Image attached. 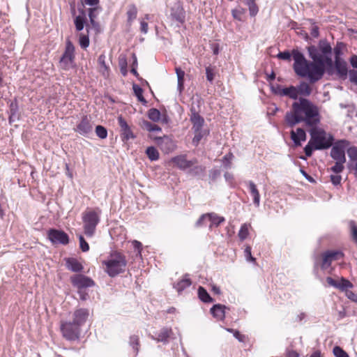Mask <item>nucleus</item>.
I'll return each instance as SVG.
<instances>
[{
	"label": "nucleus",
	"instance_id": "obj_1",
	"mask_svg": "<svg viewBox=\"0 0 357 357\" xmlns=\"http://www.w3.org/2000/svg\"><path fill=\"white\" fill-rule=\"evenodd\" d=\"M332 50L327 40H320L317 46L310 45L307 47L309 56L312 59V61H309L302 52L294 49L293 69L295 73L301 77H308L312 84L320 80L325 72L332 75L334 67L331 57Z\"/></svg>",
	"mask_w": 357,
	"mask_h": 357
},
{
	"label": "nucleus",
	"instance_id": "obj_2",
	"mask_svg": "<svg viewBox=\"0 0 357 357\" xmlns=\"http://www.w3.org/2000/svg\"><path fill=\"white\" fill-rule=\"evenodd\" d=\"M284 119L289 127H293L301 122L312 127L320 122L319 110L318 107L308 99L300 98L298 102L292 104V112H287Z\"/></svg>",
	"mask_w": 357,
	"mask_h": 357
},
{
	"label": "nucleus",
	"instance_id": "obj_3",
	"mask_svg": "<svg viewBox=\"0 0 357 357\" xmlns=\"http://www.w3.org/2000/svg\"><path fill=\"white\" fill-rule=\"evenodd\" d=\"M102 264L105 266V272L109 276L114 278L126 271L127 266V260L126 256L120 252H112L107 259L103 261Z\"/></svg>",
	"mask_w": 357,
	"mask_h": 357
},
{
	"label": "nucleus",
	"instance_id": "obj_4",
	"mask_svg": "<svg viewBox=\"0 0 357 357\" xmlns=\"http://www.w3.org/2000/svg\"><path fill=\"white\" fill-rule=\"evenodd\" d=\"M310 144H313L316 150H324L330 148L333 143L334 137L327 134L323 129L312 128L310 130Z\"/></svg>",
	"mask_w": 357,
	"mask_h": 357
},
{
	"label": "nucleus",
	"instance_id": "obj_5",
	"mask_svg": "<svg viewBox=\"0 0 357 357\" xmlns=\"http://www.w3.org/2000/svg\"><path fill=\"white\" fill-rule=\"evenodd\" d=\"M100 220V214L95 210L86 211L82 213L84 231L87 237H92L94 235Z\"/></svg>",
	"mask_w": 357,
	"mask_h": 357
},
{
	"label": "nucleus",
	"instance_id": "obj_6",
	"mask_svg": "<svg viewBox=\"0 0 357 357\" xmlns=\"http://www.w3.org/2000/svg\"><path fill=\"white\" fill-rule=\"evenodd\" d=\"M75 46L70 40L67 39L66 42L65 51L59 60V64L61 69L69 70L75 67Z\"/></svg>",
	"mask_w": 357,
	"mask_h": 357
},
{
	"label": "nucleus",
	"instance_id": "obj_7",
	"mask_svg": "<svg viewBox=\"0 0 357 357\" xmlns=\"http://www.w3.org/2000/svg\"><path fill=\"white\" fill-rule=\"evenodd\" d=\"M60 329L63 337L66 340L75 341L79 339L81 327L73 321H61Z\"/></svg>",
	"mask_w": 357,
	"mask_h": 357
},
{
	"label": "nucleus",
	"instance_id": "obj_8",
	"mask_svg": "<svg viewBox=\"0 0 357 357\" xmlns=\"http://www.w3.org/2000/svg\"><path fill=\"white\" fill-rule=\"evenodd\" d=\"M349 144L347 139L337 141L331 149V157L335 161L346 162L345 150Z\"/></svg>",
	"mask_w": 357,
	"mask_h": 357
},
{
	"label": "nucleus",
	"instance_id": "obj_9",
	"mask_svg": "<svg viewBox=\"0 0 357 357\" xmlns=\"http://www.w3.org/2000/svg\"><path fill=\"white\" fill-rule=\"evenodd\" d=\"M169 17L172 22L177 23V26H180L185 22V11L181 1H176L170 8Z\"/></svg>",
	"mask_w": 357,
	"mask_h": 357
},
{
	"label": "nucleus",
	"instance_id": "obj_10",
	"mask_svg": "<svg viewBox=\"0 0 357 357\" xmlns=\"http://www.w3.org/2000/svg\"><path fill=\"white\" fill-rule=\"evenodd\" d=\"M344 254L338 250H327L321 254V262L320 264L322 270L328 269L333 261L343 257Z\"/></svg>",
	"mask_w": 357,
	"mask_h": 357
},
{
	"label": "nucleus",
	"instance_id": "obj_11",
	"mask_svg": "<svg viewBox=\"0 0 357 357\" xmlns=\"http://www.w3.org/2000/svg\"><path fill=\"white\" fill-rule=\"evenodd\" d=\"M73 130L82 136L88 137L93 130L91 116L84 115L80 121L77 123L76 127L73 128Z\"/></svg>",
	"mask_w": 357,
	"mask_h": 357
},
{
	"label": "nucleus",
	"instance_id": "obj_12",
	"mask_svg": "<svg viewBox=\"0 0 357 357\" xmlns=\"http://www.w3.org/2000/svg\"><path fill=\"white\" fill-rule=\"evenodd\" d=\"M47 238L52 244L67 245L69 243L68 235L65 231L56 229H49Z\"/></svg>",
	"mask_w": 357,
	"mask_h": 357
},
{
	"label": "nucleus",
	"instance_id": "obj_13",
	"mask_svg": "<svg viewBox=\"0 0 357 357\" xmlns=\"http://www.w3.org/2000/svg\"><path fill=\"white\" fill-rule=\"evenodd\" d=\"M70 281L72 284L78 289H85L95 285V282L91 278L82 274L72 276Z\"/></svg>",
	"mask_w": 357,
	"mask_h": 357
},
{
	"label": "nucleus",
	"instance_id": "obj_14",
	"mask_svg": "<svg viewBox=\"0 0 357 357\" xmlns=\"http://www.w3.org/2000/svg\"><path fill=\"white\" fill-rule=\"evenodd\" d=\"M118 123L120 126V136L123 142L130 139H133L136 137L130 127L122 116H119L118 117Z\"/></svg>",
	"mask_w": 357,
	"mask_h": 357
},
{
	"label": "nucleus",
	"instance_id": "obj_15",
	"mask_svg": "<svg viewBox=\"0 0 357 357\" xmlns=\"http://www.w3.org/2000/svg\"><path fill=\"white\" fill-rule=\"evenodd\" d=\"M156 140L158 146L165 154L174 151L176 147V142L169 136L164 135L162 137L156 138Z\"/></svg>",
	"mask_w": 357,
	"mask_h": 357
},
{
	"label": "nucleus",
	"instance_id": "obj_16",
	"mask_svg": "<svg viewBox=\"0 0 357 357\" xmlns=\"http://www.w3.org/2000/svg\"><path fill=\"white\" fill-rule=\"evenodd\" d=\"M172 162L180 169L185 170L197 163V159L188 160L185 155H180L172 158Z\"/></svg>",
	"mask_w": 357,
	"mask_h": 357
},
{
	"label": "nucleus",
	"instance_id": "obj_17",
	"mask_svg": "<svg viewBox=\"0 0 357 357\" xmlns=\"http://www.w3.org/2000/svg\"><path fill=\"white\" fill-rule=\"evenodd\" d=\"M89 316V310L86 308H79L73 314V321L77 325L82 327L86 321Z\"/></svg>",
	"mask_w": 357,
	"mask_h": 357
},
{
	"label": "nucleus",
	"instance_id": "obj_18",
	"mask_svg": "<svg viewBox=\"0 0 357 357\" xmlns=\"http://www.w3.org/2000/svg\"><path fill=\"white\" fill-rule=\"evenodd\" d=\"M190 121L192 123V130L203 128L204 124V118L199 114L194 107L190 108Z\"/></svg>",
	"mask_w": 357,
	"mask_h": 357
},
{
	"label": "nucleus",
	"instance_id": "obj_19",
	"mask_svg": "<svg viewBox=\"0 0 357 357\" xmlns=\"http://www.w3.org/2000/svg\"><path fill=\"white\" fill-rule=\"evenodd\" d=\"M334 66L336 70L337 75L341 78H346L348 69H347V63L342 59H337V58H335Z\"/></svg>",
	"mask_w": 357,
	"mask_h": 357
},
{
	"label": "nucleus",
	"instance_id": "obj_20",
	"mask_svg": "<svg viewBox=\"0 0 357 357\" xmlns=\"http://www.w3.org/2000/svg\"><path fill=\"white\" fill-rule=\"evenodd\" d=\"M66 266L69 271L75 273L81 272L84 268L82 264L73 257L66 259Z\"/></svg>",
	"mask_w": 357,
	"mask_h": 357
},
{
	"label": "nucleus",
	"instance_id": "obj_21",
	"mask_svg": "<svg viewBox=\"0 0 357 357\" xmlns=\"http://www.w3.org/2000/svg\"><path fill=\"white\" fill-rule=\"evenodd\" d=\"M290 134L291 139L296 146H301V142L306 139V133L303 128H298L296 132L291 130Z\"/></svg>",
	"mask_w": 357,
	"mask_h": 357
},
{
	"label": "nucleus",
	"instance_id": "obj_22",
	"mask_svg": "<svg viewBox=\"0 0 357 357\" xmlns=\"http://www.w3.org/2000/svg\"><path fill=\"white\" fill-rule=\"evenodd\" d=\"M102 8L100 6L91 7L88 9V15L89 17L91 26L95 29L99 28V24L96 21L99 13L101 12Z\"/></svg>",
	"mask_w": 357,
	"mask_h": 357
},
{
	"label": "nucleus",
	"instance_id": "obj_23",
	"mask_svg": "<svg viewBox=\"0 0 357 357\" xmlns=\"http://www.w3.org/2000/svg\"><path fill=\"white\" fill-rule=\"evenodd\" d=\"M226 307L222 304H215L210 310L211 313L218 320H223L225 317Z\"/></svg>",
	"mask_w": 357,
	"mask_h": 357
},
{
	"label": "nucleus",
	"instance_id": "obj_24",
	"mask_svg": "<svg viewBox=\"0 0 357 357\" xmlns=\"http://www.w3.org/2000/svg\"><path fill=\"white\" fill-rule=\"evenodd\" d=\"M192 284L191 280L188 278V275H185L184 278L176 283L173 284V287L178 292L181 293L187 287H189Z\"/></svg>",
	"mask_w": 357,
	"mask_h": 357
},
{
	"label": "nucleus",
	"instance_id": "obj_25",
	"mask_svg": "<svg viewBox=\"0 0 357 357\" xmlns=\"http://www.w3.org/2000/svg\"><path fill=\"white\" fill-rule=\"evenodd\" d=\"M195 136L192 139V144L194 146H197L200 141L209 134V130L199 128L198 130L194 129Z\"/></svg>",
	"mask_w": 357,
	"mask_h": 357
},
{
	"label": "nucleus",
	"instance_id": "obj_26",
	"mask_svg": "<svg viewBox=\"0 0 357 357\" xmlns=\"http://www.w3.org/2000/svg\"><path fill=\"white\" fill-rule=\"evenodd\" d=\"M248 184L250 194L253 197V202L256 206H259L260 202V195L259 190L253 181H250Z\"/></svg>",
	"mask_w": 357,
	"mask_h": 357
},
{
	"label": "nucleus",
	"instance_id": "obj_27",
	"mask_svg": "<svg viewBox=\"0 0 357 357\" xmlns=\"http://www.w3.org/2000/svg\"><path fill=\"white\" fill-rule=\"evenodd\" d=\"M280 96H288L293 100H296L298 98V91L296 87L290 86L289 87L283 88L281 92H280Z\"/></svg>",
	"mask_w": 357,
	"mask_h": 357
},
{
	"label": "nucleus",
	"instance_id": "obj_28",
	"mask_svg": "<svg viewBox=\"0 0 357 357\" xmlns=\"http://www.w3.org/2000/svg\"><path fill=\"white\" fill-rule=\"evenodd\" d=\"M208 220L211 221V225H209V229H211L212 227L215 225V227H218L221 223L225 221L224 217L219 216L215 213H208Z\"/></svg>",
	"mask_w": 357,
	"mask_h": 357
},
{
	"label": "nucleus",
	"instance_id": "obj_29",
	"mask_svg": "<svg viewBox=\"0 0 357 357\" xmlns=\"http://www.w3.org/2000/svg\"><path fill=\"white\" fill-rule=\"evenodd\" d=\"M246 13V9L238 6L236 8L231 10V15L234 19L243 22L245 20V15Z\"/></svg>",
	"mask_w": 357,
	"mask_h": 357
},
{
	"label": "nucleus",
	"instance_id": "obj_30",
	"mask_svg": "<svg viewBox=\"0 0 357 357\" xmlns=\"http://www.w3.org/2000/svg\"><path fill=\"white\" fill-rule=\"evenodd\" d=\"M126 15L128 17L127 22L130 26L137 15V8L135 4L132 3L128 6Z\"/></svg>",
	"mask_w": 357,
	"mask_h": 357
},
{
	"label": "nucleus",
	"instance_id": "obj_31",
	"mask_svg": "<svg viewBox=\"0 0 357 357\" xmlns=\"http://www.w3.org/2000/svg\"><path fill=\"white\" fill-rule=\"evenodd\" d=\"M172 333V330L167 328H162L158 333L157 337L155 338L158 342L166 343Z\"/></svg>",
	"mask_w": 357,
	"mask_h": 357
},
{
	"label": "nucleus",
	"instance_id": "obj_32",
	"mask_svg": "<svg viewBox=\"0 0 357 357\" xmlns=\"http://www.w3.org/2000/svg\"><path fill=\"white\" fill-rule=\"evenodd\" d=\"M197 291L198 297L202 302L205 303L213 302L212 297L203 287H199Z\"/></svg>",
	"mask_w": 357,
	"mask_h": 357
},
{
	"label": "nucleus",
	"instance_id": "obj_33",
	"mask_svg": "<svg viewBox=\"0 0 357 357\" xmlns=\"http://www.w3.org/2000/svg\"><path fill=\"white\" fill-rule=\"evenodd\" d=\"M298 94L309 96L312 93V89L310 85L305 82H301L296 87Z\"/></svg>",
	"mask_w": 357,
	"mask_h": 357
},
{
	"label": "nucleus",
	"instance_id": "obj_34",
	"mask_svg": "<svg viewBox=\"0 0 357 357\" xmlns=\"http://www.w3.org/2000/svg\"><path fill=\"white\" fill-rule=\"evenodd\" d=\"M132 89L135 95L137 96L138 101L142 102L144 105L147 103L146 100L143 96V89L137 84H133Z\"/></svg>",
	"mask_w": 357,
	"mask_h": 357
},
{
	"label": "nucleus",
	"instance_id": "obj_35",
	"mask_svg": "<svg viewBox=\"0 0 357 357\" xmlns=\"http://www.w3.org/2000/svg\"><path fill=\"white\" fill-rule=\"evenodd\" d=\"M255 1L256 0L245 1V4L248 6L250 15L251 17H255L259 12V8Z\"/></svg>",
	"mask_w": 357,
	"mask_h": 357
},
{
	"label": "nucleus",
	"instance_id": "obj_36",
	"mask_svg": "<svg viewBox=\"0 0 357 357\" xmlns=\"http://www.w3.org/2000/svg\"><path fill=\"white\" fill-rule=\"evenodd\" d=\"M146 153L148 158L151 161L158 160L159 158V153L158 150L154 146H149L146 150Z\"/></svg>",
	"mask_w": 357,
	"mask_h": 357
},
{
	"label": "nucleus",
	"instance_id": "obj_37",
	"mask_svg": "<svg viewBox=\"0 0 357 357\" xmlns=\"http://www.w3.org/2000/svg\"><path fill=\"white\" fill-rule=\"evenodd\" d=\"M86 22L87 18L75 16L74 19V24L77 31H82Z\"/></svg>",
	"mask_w": 357,
	"mask_h": 357
},
{
	"label": "nucleus",
	"instance_id": "obj_38",
	"mask_svg": "<svg viewBox=\"0 0 357 357\" xmlns=\"http://www.w3.org/2000/svg\"><path fill=\"white\" fill-rule=\"evenodd\" d=\"M349 225L351 238L357 245V225L354 220L349 221Z\"/></svg>",
	"mask_w": 357,
	"mask_h": 357
},
{
	"label": "nucleus",
	"instance_id": "obj_39",
	"mask_svg": "<svg viewBox=\"0 0 357 357\" xmlns=\"http://www.w3.org/2000/svg\"><path fill=\"white\" fill-rule=\"evenodd\" d=\"M148 117L154 122H158L160 119V112L158 109L151 108L148 111Z\"/></svg>",
	"mask_w": 357,
	"mask_h": 357
},
{
	"label": "nucleus",
	"instance_id": "obj_40",
	"mask_svg": "<svg viewBox=\"0 0 357 357\" xmlns=\"http://www.w3.org/2000/svg\"><path fill=\"white\" fill-rule=\"evenodd\" d=\"M189 174L192 176H199L204 173L206 168L202 165H195L189 168Z\"/></svg>",
	"mask_w": 357,
	"mask_h": 357
},
{
	"label": "nucleus",
	"instance_id": "obj_41",
	"mask_svg": "<svg viewBox=\"0 0 357 357\" xmlns=\"http://www.w3.org/2000/svg\"><path fill=\"white\" fill-rule=\"evenodd\" d=\"M353 284L352 283L349 281L348 280L341 278L340 280L338 282V287L337 289L341 291H346L348 289L352 288Z\"/></svg>",
	"mask_w": 357,
	"mask_h": 357
},
{
	"label": "nucleus",
	"instance_id": "obj_42",
	"mask_svg": "<svg viewBox=\"0 0 357 357\" xmlns=\"http://www.w3.org/2000/svg\"><path fill=\"white\" fill-rule=\"evenodd\" d=\"M119 64L120 70H121V74L124 77L126 76L128 74V70H127L128 62H127V59H126V56H120L119 57Z\"/></svg>",
	"mask_w": 357,
	"mask_h": 357
},
{
	"label": "nucleus",
	"instance_id": "obj_43",
	"mask_svg": "<svg viewBox=\"0 0 357 357\" xmlns=\"http://www.w3.org/2000/svg\"><path fill=\"white\" fill-rule=\"evenodd\" d=\"M89 38L87 35H84L82 33L79 34V44L80 47L83 49H86L89 46Z\"/></svg>",
	"mask_w": 357,
	"mask_h": 357
},
{
	"label": "nucleus",
	"instance_id": "obj_44",
	"mask_svg": "<svg viewBox=\"0 0 357 357\" xmlns=\"http://www.w3.org/2000/svg\"><path fill=\"white\" fill-rule=\"evenodd\" d=\"M96 134L100 139H105L107 137V129L100 125H98L96 127Z\"/></svg>",
	"mask_w": 357,
	"mask_h": 357
},
{
	"label": "nucleus",
	"instance_id": "obj_45",
	"mask_svg": "<svg viewBox=\"0 0 357 357\" xmlns=\"http://www.w3.org/2000/svg\"><path fill=\"white\" fill-rule=\"evenodd\" d=\"M130 345L132 347L135 349V352L137 353L139 351V339L137 335H133L130 337L129 341Z\"/></svg>",
	"mask_w": 357,
	"mask_h": 357
},
{
	"label": "nucleus",
	"instance_id": "obj_46",
	"mask_svg": "<svg viewBox=\"0 0 357 357\" xmlns=\"http://www.w3.org/2000/svg\"><path fill=\"white\" fill-rule=\"evenodd\" d=\"M248 234L249 232L248 225L246 224H243V225H241L238 234V236L241 241L245 240L248 237Z\"/></svg>",
	"mask_w": 357,
	"mask_h": 357
},
{
	"label": "nucleus",
	"instance_id": "obj_47",
	"mask_svg": "<svg viewBox=\"0 0 357 357\" xmlns=\"http://www.w3.org/2000/svg\"><path fill=\"white\" fill-rule=\"evenodd\" d=\"M347 153L352 161H356L357 162V147L356 146H351L347 149Z\"/></svg>",
	"mask_w": 357,
	"mask_h": 357
},
{
	"label": "nucleus",
	"instance_id": "obj_48",
	"mask_svg": "<svg viewBox=\"0 0 357 357\" xmlns=\"http://www.w3.org/2000/svg\"><path fill=\"white\" fill-rule=\"evenodd\" d=\"M344 47V44L343 43H337L335 46L333 51L335 54V58H337V59H341L340 56L342 54V50Z\"/></svg>",
	"mask_w": 357,
	"mask_h": 357
},
{
	"label": "nucleus",
	"instance_id": "obj_49",
	"mask_svg": "<svg viewBox=\"0 0 357 357\" xmlns=\"http://www.w3.org/2000/svg\"><path fill=\"white\" fill-rule=\"evenodd\" d=\"M345 162H346L336 161L335 165L331 168V171L335 174L341 173L344 169V164Z\"/></svg>",
	"mask_w": 357,
	"mask_h": 357
},
{
	"label": "nucleus",
	"instance_id": "obj_50",
	"mask_svg": "<svg viewBox=\"0 0 357 357\" xmlns=\"http://www.w3.org/2000/svg\"><path fill=\"white\" fill-rule=\"evenodd\" d=\"M333 352L335 357H349L348 354L338 346L333 348Z\"/></svg>",
	"mask_w": 357,
	"mask_h": 357
},
{
	"label": "nucleus",
	"instance_id": "obj_51",
	"mask_svg": "<svg viewBox=\"0 0 357 357\" xmlns=\"http://www.w3.org/2000/svg\"><path fill=\"white\" fill-rule=\"evenodd\" d=\"M233 158H234V155L231 153H229L223 157L222 162H223L224 166L226 169H229L231 167V161Z\"/></svg>",
	"mask_w": 357,
	"mask_h": 357
},
{
	"label": "nucleus",
	"instance_id": "obj_52",
	"mask_svg": "<svg viewBox=\"0 0 357 357\" xmlns=\"http://www.w3.org/2000/svg\"><path fill=\"white\" fill-rule=\"evenodd\" d=\"M154 123H151L150 121L147 120H142L139 122L140 127L146 131L151 132L152 127L153 126Z\"/></svg>",
	"mask_w": 357,
	"mask_h": 357
},
{
	"label": "nucleus",
	"instance_id": "obj_53",
	"mask_svg": "<svg viewBox=\"0 0 357 357\" xmlns=\"http://www.w3.org/2000/svg\"><path fill=\"white\" fill-rule=\"evenodd\" d=\"M79 248L82 252H87L89 250V245L88 243L85 241L83 236H79Z\"/></svg>",
	"mask_w": 357,
	"mask_h": 357
},
{
	"label": "nucleus",
	"instance_id": "obj_54",
	"mask_svg": "<svg viewBox=\"0 0 357 357\" xmlns=\"http://www.w3.org/2000/svg\"><path fill=\"white\" fill-rule=\"evenodd\" d=\"M293 56V51L290 53L288 50L280 52L278 54L277 57L280 59L290 61L291 56Z\"/></svg>",
	"mask_w": 357,
	"mask_h": 357
},
{
	"label": "nucleus",
	"instance_id": "obj_55",
	"mask_svg": "<svg viewBox=\"0 0 357 357\" xmlns=\"http://www.w3.org/2000/svg\"><path fill=\"white\" fill-rule=\"evenodd\" d=\"M314 145L313 144H310V140L308 142L307 144L304 148V152L307 157H310L312 155L313 151L316 150Z\"/></svg>",
	"mask_w": 357,
	"mask_h": 357
},
{
	"label": "nucleus",
	"instance_id": "obj_56",
	"mask_svg": "<svg viewBox=\"0 0 357 357\" xmlns=\"http://www.w3.org/2000/svg\"><path fill=\"white\" fill-rule=\"evenodd\" d=\"M206 218L208 219V213L202 214L199 218L197 220V222L195 224V227H200L203 225H204L205 220Z\"/></svg>",
	"mask_w": 357,
	"mask_h": 357
},
{
	"label": "nucleus",
	"instance_id": "obj_57",
	"mask_svg": "<svg viewBox=\"0 0 357 357\" xmlns=\"http://www.w3.org/2000/svg\"><path fill=\"white\" fill-rule=\"evenodd\" d=\"M221 175V172L218 169H212L209 172V177L212 181H215Z\"/></svg>",
	"mask_w": 357,
	"mask_h": 357
},
{
	"label": "nucleus",
	"instance_id": "obj_58",
	"mask_svg": "<svg viewBox=\"0 0 357 357\" xmlns=\"http://www.w3.org/2000/svg\"><path fill=\"white\" fill-rule=\"evenodd\" d=\"M132 244L133 245L134 249L137 251V256L139 255V257H141V255H142V243H140L139 241H138L137 240H134L132 242Z\"/></svg>",
	"mask_w": 357,
	"mask_h": 357
},
{
	"label": "nucleus",
	"instance_id": "obj_59",
	"mask_svg": "<svg viewBox=\"0 0 357 357\" xmlns=\"http://www.w3.org/2000/svg\"><path fill=\"white\" fill-rule=\"evenodd\" d=\"M244 253H245V257L246 258V259L248 261H252V262H255V258H254L252 256V254H251V248L250 246H247L245 249V251H244Z\"/></svg>",
	"mask_w": 357,
	"mask_h": 357
},
{
	"label": "nucleus",
	"instance_id": "obj_60",
	"mask_svg": "<svg viewBox=\"0 0 357 357\" xmlns=\"http://www.w3.org/2000/svg\"><path fill=\"white\" fill-rule=\"evenodd\" d=\"M206 75L207 80L212 82L214 79V73L213 69L210 66L206 68Z\"/></svg>",
	"mask_w": 357,
	"mask_h": 357
},
{
	"label": "nucleus",
	"instance_id": "obj_61",
	"mask_svg": "<svg viewBox=\"0 0 357 357\" xmlns=\"http://www.w3.org/2000/svg\"><path fill=\"white\" fill-rule=\"evenodd\" d=\"M83 5L89 6L91 7L100 6V0H82Z\"/></svg>",
	"mask_w": 357,
	"mask_h": 357
},
{
	"label": "nucleus",
	"instance_id": "obj_62",
	"mask_svg": "<svg viewBox=\"0 0 357 357\" xmlns=\"http://www.w3.org/2000/svg\"><path fill=\"white\" fill-rule=\"evenodd\" d=\"M175 71L177 75V81H184L185 72L180 67H176Z\"/></svg>",
	"mask_w": 357,
	"mask_h": 357
},
{
	"label": "nucleus",
	"instance_id": "obj_63",
	"mask_svg": "<svg viewBox=\"0 0 357 357\" xmlns=\"http://www.w3.org/2000/svg\"><path fill=\"white\" fill-rule=\"evenodd\" d=\"M105 59H106V56L105 54H100L98 56V61L99 65L102 68H103L105 70H108V67L107 66V65L105 63Z\"/></svg>",
	"mask_w": 357,
	"mask_h": 357
},
{
	"label": "nucleus",
	"instance_id": "obj_64",
	"mask_svg": "<svg viewBox=\"0 0 357 357\" xmlns=\"http://www.w3.org/2000/svg\"><path fill=\"white\" fill-rule=\"evenodd\" d=\"M349 79L351 82L357 84V71L356 70H351L349 71Z\"/></svg>",
	"mask_w": 357,
	"mask_h": 357
}]
</instances>
